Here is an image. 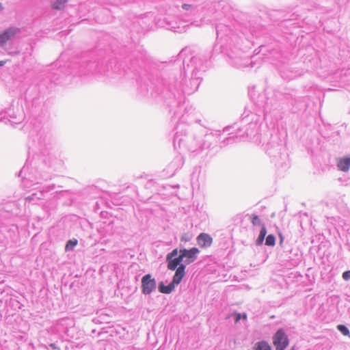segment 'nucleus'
I'll list each match as a JSON object with an SVG mask.
<instances>
[{"instance_id": "1", "label": "nucleus", "mask_w": 350, "mask_h": 350, "mask_svg": "<svg viewBox=\"0 0 350 350\" xmlns=\"http://www.w3.org/2000/svg\"><path fill=\"white\" fill-rule=\"evenodd\" d=\"M273 344L276 350H285L288 345V338L282 329H278L273 336Z\"/></svg>"}, {"instance_id": "2", "label": "nucleus", "mask_w": 350, "mask_h": 350, "mask_svg": "<svg viewBox=\"0 0 350 350\" xmlns=\"http://www.w3.org/2000/svg\"><path fill=\"white\" fill-rule=\"evenodd\" d=\"M178 249H174L167 255L166 260L167 262L168 269L174 271L181 265L180 262H182L183 258L180 254L178 256Z\"/></svg>"}, {"instance_id": "3", "label": "nucleus", "mask_w": 350, "mask_h": 350, "mask_svg": "<svg viewBox=\"0 0 350 350\" xmlns=\"http://www.w3.org/2000/svg\"><path fill=\"white\" fill-rule=\"evenodd\" d=\"M156 280L150 274L145 275L142 279V293L149 295L156 289Z\"/></svg>"}, {"instance_id": "4", "label": "nucleus", "mask_w": 350, "mask_h": 350, "mask_svg": "<svg viewBox=\"0 0 350 350\" xmlns=\"http://www.w3.org/2000/svg\"><path fill=\"white\" fill-rule=\"evenodd\" d=\"M183 260L185 258L186 264H191L193 262L198 258L200 254V250L197 247H192L189 250L183 249L179 251Z\"/></svg>"}, {"instance_id": "5", "label": "nucleus", "mask_w": 350, "mask_h": 350, "mask_svg": "<svg viewBox=\"0 0 350 350\" xmlns=\"http://www.w3.org/2000/svg\"><path fill=\"white\" fill-rule=\"evenodd\" d=\"M18 32V29L11 27L0 33V46H3L8 41L14 38Z\"/></svg>"}, {"instance_id": "6", "label": "nucleus", "mask_w": 350, "mask_h": 350, "mask_svg": "<svg viewBox=\"0 0 350 350\" xmlns=\"http://www.w3.org/2000/svg\"><path fill=\"white\" fill-rule=\"evenodd\" d=\"M197 243L202 248L208 247L213 243V238L206 233H200L197 237Z\"/></svg>"}, {"instance_id": "7", "label": "nucleus", "mask_w": 350, "mask_h": 350, "mask_svg": "<svg viewBox=\"0 0 350 350\" xmlns=\"http://www.w3.org/2000/svg\"><path fill=\"white\" fill-rule=\"evenodd\" d=\"M185 265H180L177 269H175L176 272L173 277V280H172V282L175 285H178L182 281L183 278H184V276L185 275Z\"/></svg>"}, {"instance_id": "8", "label": "nucleus", "mask_w": 350, "mask_h": 350, "mask_svg": "<svg viewBox=\"0 0 350 350\" xmlns=\"http://www.w3.org/2000/svg\"><path fill=\"white\" fill-rule=\"evenodd\" d=\"M338 167L342 172H348L350 168V157L339 159L338 161Z\"/></svg>"}, {"instance_id": "9", "label": "nucleus", "mask_w": 350, "mask_h": 350, "mask_svg": "<svg viewBox=\"0 0 350 350\" xmlns=\"http://www.w3.org/2000/svg\"><path fill=\"white\" fill-rule=\"evenodd\" d=\"M175 284L172 282L167 286H165L163 282L159 285V290L161 293L169 294L170 293L175 287Z\"/></svg>"}, {"instance_id": "10", "label": "nucleus", "mask_w": 350, "mask_h": 350, "mask_svg": "<svg viewBox=\"0 0 350 350\" xmlns=\"http://www.w3.org/2000/svg\"><path fill=\"white\" fill-rule=\"evenodd\" d=\"M254 350H271V348L267 342L260 341L256 343Z\"/></svg>"}, {"instance_id": "11", "label": "nucleus", "mask_w": 350, "mask_h": 350, "mask_svg": "<svg viewBox=\"0 0 350 350\" xmlns=\"http://www.w3.org/2000/svg\"><path fill=\"white\" fill-rule=\"evenodd\" d=\"M67 1L68 0H56L53 3V8L55 10H62L64 8V5Z\"/></svg>"}, {"instance_id": "12", "label": "nucleus", "mask_w": 350, "mask_h": 350, "mask_svg": "<svg viewBox=\"0 0 350 350\" xmlns=\"http://www.w3.org/2000/svg\"><path fill=\"white\" fill-rule=\"evenodd\" d=\"M78 241L77 239L69 240L65 247L66 251L72 250L73 248L77 245Z\"/></svg>"}, {"instance_id": "13", "label": "nucleus", "mask_w": 350, "mask_h": 350, "mask_svg": "<svg viewBox=\"0 0 350 350\" xmlns=\"http://www.w3.org/2000/svg\"><path fill=\"white\" fill-rule=\"evenodd\" d=\"M337 329L344 335L350 338V332L349 329L344 325H338Z\"/></svg>"}, {"instance_id": "14", "label": "nucleus", "mask_w": 350, "mask_h": 350, "mask_svg": "<svg viewBox=\"0 0 350 350\" xmlns=\"http://www.w3.org/2000/svg\"><path fill=\"white\" fill-rule=\"evenodd\" d=\"M275 243V238L273 234H269L265 241V244L268 246H274Z\"/></svg>"}, {"instance_id": "15", "label": "nucleus", "mask_w": 350, "mask_h": 350, "mask_svg": "<svg viewBox=\"0 0 350 350\" xmlns=\"http://www.w3.org/2000/svg\"><path fill=\"white\" fill-rule=\"evenodd\" d=\"M234 315L235 317V323H238L242 318L244 320L247 319V314L245 313H244L243 314H241L240 313L235 312V313H234Z\"/></svg>"}, {"instance_id": "16", "label": "nucleus", "mask_w": 350, "mask_h": 350, "mask_svg": "<svg viewBox=\"0 0 350 350\" xmlns=\"http://www.w3.org/2000/svg\"><path fill=\"white\" fill-rule=\"evenodd\" d=\"M192 235L189 233H185L182 235L180 241L183 242H189L191 239Z\"/></svg>"}, {"instance_id": "17", "label": "nucleus", "mask_w": 350, "mask_h": 350, "mask_svg": "<svg viewBox=\"0 0 350 350\" xmlns=\"http://www.w3.org/2000/svg\"><path fill=\"white\" fill-rule=\"evenodd\" d=\"M252 223L254 226H259L261 224L260 220L257 215H253L252 218Z\"/></svg>"}, {"instance_id": "18", "label": "nucleus", "mask_w": 350, "mask_h": 350, "mask_svg": "<svg viewBox=\"0 0 350 350\" xmlns=\"http://www.w3.org/2000/svg\"><path fill=\"white\" fill-rule=\"evenodd\" d=\"M342 278L345 280H348L350 279V271H346L342 273Z\"/></svg>"}, {"instance_id": "19", "label": "nucleus", "mask_w": 350, "mask_h": 350, "mask_svg": "<svg viewBox=\"0 0 350 350\" xmlns=\"http://www.w3.org/2000/svg\"><path fill=\"white\" fill-rule=\"evenodd\" d=\"M266 234H267V229H266L265 225H262V228H261V230L260 231L259 235L263 236V237H265Z\"/></svg>"}, {"instance_id": "20", "label": "nucleus", "mask_w": 350, "mask_h": 350, "mask_svg": "<svg viewBox=\"0 0 350 350\" xmlns=\"http://www.w3.org/2000/svg\"><path fill=\"white\" fill-rule=\"evenodd\" d=\"M264 239H265V237L258 235V237L257 241H256V243L258 245L262 244Z\"/></svg>"}, {"instance_id": "21", "label": "nucleus", "mask_w": 350, "mask_h": 350, "mask_svg": "<svg viewBox=\"0 0 350 350\" xmlns=\"http://www.w3.org/2000/svg\"><path fill=\"white\" fill-rule=\"evenodd\" d=\"M182 7L185 10H188V9H189L191 8V5L183 4Z\"/></svg>"}, {"instance_id": "22", "label": "nucleus", "mask_w": 350, "mask_h": 350, "mask_svg": "<svg viewBox=\"0 0 350 350\" xmlns=\"http://www.w3.org/2000/svg\"><path fill=\"white\" fill-rule=\"evenodd\" d=\"M5 64V61H1L0 62V66H3Z\"/></svg>"}, {"instance_id": "23", "label": "nucleus", "mask_w": 350, "mask_h": 350, "mask_svg": "<svg viewBox=\"0 0 350 350\" xmlns=\"http://www.w3.org/2000/svg\"><path fill=\"white\" fill-rule=\"evenodd\" d=\"M291 350H295L294 348L293 347Z\"/></svg>"}]
</instances>
